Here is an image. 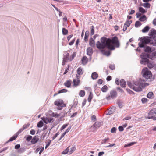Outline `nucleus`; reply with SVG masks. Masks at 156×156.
I'll use <instances>...</instances> for the list:
<instances>
[{"instance_id": "f257e3e1", "label": "nucleus", "mask_w": 156, "mask_h": 156, "mask_svg": "<svg viewBox=\"0 0 156 156\" xmlns=\"http://www.w3.org/2000/svg\"><path fill=\"white\" fill-rule=\"evenodd\" d=\"M127 84L129 87L136 92L142 91V88H144L149 85L148 83H143L141 81H136L133 84H132L130 82L127 81Z\"/></svg>"}, {"instance_id": "f03ea898", "label": "nucleus", "mask_w": 156, "mask_h": 156, "mask_svg": "<svg viewBox=\"0 0 156 156\" xmlns=\"http://www.w3.org/2000/svg\"><path fill=\"white\" fill-rule=\"evenodd\" d=\"M107 39L108 44L110 45L109 49L114 50L115 49V47L118 48L120 47V42L117 37H114L112 39L107 38Z\"/></svg>"}, {"instance_id": "7ed1b4c3", "label": "nucleus", "mask_w": 156, "mask_h": 156, "mask_svg": "<svg viewBox=\"0 0 156 156\" xmlns=\"http://www.w3.org/2000/svg\"><path fill=\"white\" fill-rule=\"evenodd\" d=\"M101 43L99 41L97 42L96 44L97 47L99 49H103L105 47H107L109 49V47H110L109 44H108V43L107 38L103 37L101 39Z\"/></svg>"}, {"instance_id": "20e7f679", "label": "nucleus", "mask_w": 156, "mask_h": 156, "mask_svg": "<svg viewBox=\"0 0 156 156\" xmlns=\"http://www.w3.org/2000/svg\"><path fill=\"white\" fill-rule=\"evenodd\" d=\"M139 40H140V42L138 43L139 47L140 48L144 47L145 45L149 44L151 40L145 37H143L140 38Z\"/></svg>"}, {"instance_id": "39448f33", "label": "nucleus", "mask_w": 156, "mask_h": 156, "mask_svg": "<svg viewBox=\"0 0 156 156\" xmlns=\"http://www.w3.org/2000/svg\"><path fill=\"white\" fill-rule=\"evenodd\" d=\"M54 104L58 107L57 109L59 110H62L63 107L66 106V105L64 104L63 101L59 99L56 100L54 102Z\"/></svg>"}, {"instance_id": "423d86ee", "label": "nucleus", "mask_w": 156, "mask_h": 156, "mask_svg": "<svg viewBox=\"0 0 156 156\" xmlns=\"http://www.w3.org/2000/svg\"><path fill=\"white\" fill-rule=\"evenodd\" d=\"M143 71V76L146 79H150V77H151L152 73L151 72L148 70H146L144 71V69L143 70L142 72Z\"/></svg>"}, {"instance_id": "0eeeda50", "label": "nucleus", "mask_w": 156, "mask_h": 156, "mask_svg": "<svg viewBox=\"0 0 156 156\" xmlns=\"http://www.w3.org/2000/svg\"><path fill=\"white\" fill-rule=\"evenodd\" d=\"M69 54L68 53H67L63 58V61L62 63V65H64L65 63L67 62L68 61H69Z\"/></svg>"}, {"instance_id": "6e6552de", "label": "nucleus", "mask_w": 156, "mask_h": 156, "mask_svg": "<svg viewBox=\"0 0 156 156\" xmlns=\"http://www.w3.org/2000/svg\"><path fill=\"white\" fill-rule=\"evenodd\" d=\"M101 125V122H96L93 126H92L91 127L96 129L99 128Z\"/></svg>"}, {"instance_id": "1a4fd4ad", "label": "nucleus", "mask_w": 156, "mask_h": 156, "mask_svg": "<svg viewBox=\"0 0 156 156\" xmlns=\"http://www.w3.org/2000/svg\"><path fill=\"white\" fill-rule=\"evenodd\" d=\"M148 114V116L156 115V108L151 110Z\"/></svg>"}, {"instance_id": "9d476101", "label": "nucleus", "mask_w": 156, "mask_h": 156, "mask_svg": "<svg viewBox=\"0 0 156 156\" xmlns=\"http://www.w3.org/2000/svg\"><path fill=\"white\" fill-rule=\"evenodd\" d=\"M110 95L112 98L114 99L117 97V93L115 91L112 90L110 92Z\"/></svg>"}, {"instance_id": "9b49d317", "label": "nucleus", "mask_w": 156, "mask_h": 156, "mask_svg": "<svg viewBox=\"0 0 156 156\" xmlns=\"http://www.w3.org/2000/svg\"><path fill=\"white\" fill-rule=\"evenodd\" d=\"M87 54L91 56L93 52V51L92 48L90 47H88L87 49Z\"/></svg>"}, {"instance_id": "f8f14e48", "label": "nucleus", "mask_w": 156, "mask_h": 156, "mask_svg": "<svg viewBox=\"0 0 156 156\" xmlns=\"http://www.w3.org/2000/svg\"><path fill=\"white\" fill-rule=\"evenodd\" d=\"M38 136H35L31 140V142L32 144H34L37 142L39 140Z\"/></svg>"}, {"instance_id": "ddd939ff", "label": "nucleus", "mask_w": 156, "mask_h": 156, "mask_svg": "<svg viewBox=\"0 0 156 156\" xmlns=\"http://www.w3.org/2000/svg\"><path fill=\"white\" fill-rule=\"evenodd\" d=\"M156 56V52H153L150 55L149 54V56L148 57V58H150L152 60H154Z\"/></svg>"}, {"instance_id": "4468645a", "label": "nucleus", "mask_w": 156, "mask_h": 156, "mask_svg": "<svg viewBox=\"0 0 156 156\" xmlns=\"http://www.w3.org/2000/svg\"><path fill=\"white\" fill-rule=\"evenodd\" d=\"M149 60L148 58L141 59L140 61V63L142 64L146 65L149 62Z\"/></svg>"}, {"instance_id": "2eb2a0df", "label": "nucleus", "mask_w": 156, "mask_h": 156, "mask_svg": "<svg viewBox=\"0 0 156 156\" xmlns=\"http://www.w3.org/2000/svg\"><path fill=\"white\" fill-rule=\"evenodd\" d=\"M89 45L92 47L95 46V41L92 38H90L89 39Z\"/></svg>"}, {"instance_id": "dca6fc26", "label": "nucleus", "mask_w": 156, "mask_h": 156, "mask_svg": "<svg viewBox=\"0 0 156 156\" xmlns=\"http://www.w3.org/2000/svg\"><path fill=\"white\" fill-rule=\"evenodd\" d=\"M120 86L122 87H126V84L125 81L124 79H121L120 81Z\"/></svg>"}, {"instance_id": "f3484780", "label": "nucleus", "mask_w": 156, "mask_h": 156, "mask_svg": "<svg viewBox=\"0 0 156 156\" xmlns=\"http://www.w3.org/2000/svg\"><path fill=\"white\" fill-rule=\"evenodd\" d=\"M80 82V79H74L73 80V85L75 87L79 85Z\"/></svg>"}, {"instance_id": "a211bd4d", "label": "nucleus", "mask_w": 156, "mask_h": 156, "mask_svg": "<svg viewBox=\"0 0 156 156\" xmlns=\"http://www.w3.org/2000/svg\"><path fill=\"white\" fill-rule=\"evenodd\" d=\"M91 78L94 80H95L98 77V75L96 72L93 73L91 75Z\"/></svg>"}, {"instance_id": "6ab92c4d", "label": "nucleus", "mask_w": 156, "mask_h": 156, "mask_svg": "<svg viewBox=\"0 0 156 156\" xmlns=\"http://www.w3.org/2000/svg\"><path fill=\"white\" fill-rule=\"evenodd\" d=\"M77 73L79 75H82L83 73V70L81 67L78 68L77 70Z\"/></svg>"}, {"instance_id": "aec40b11", "label": "nucleus", "mask_w": 156, "mask_h": 156, "mask_svg": "<svg viewBox=\"0 0 156 156\" xmlns=\"http://www.w3.org/2000/svg\"><path fill=\"white\" fill-rule=\"evenodd\" d=\"M148 56L149 54L143 53L140 55V58L141 59L148 58Z\"/></svg>"}, {"instance_id": "412c9836", "label": "nucleus", "mask_w": 156, "mask_h": 156, "mask_svg": "<svg viewBox=\"0 0 156 156\" xmlns=\"http://www.w3.org/2000/svg\"><path fill=\"white\" fill-rule=\"evenodd\" d=\"M89 35V31H86L85 33L84 40L85 42H87L88 41V38Z\"/></svg>"}, {"instance_id": "4be33fe9", "label": "nucleus", "mask_w": 156, "mask_h": 156, "mask_svg": "<svg viewBox=\"0 0 156 156\" xmlns=\"http://www.w3.org/2000/svg\"><path fill=\"white\" fill-rule=\"evenodd\" d=\"M144 51L146 52H151V48L148 46H144Z\"/></svg>"}, {"instance_id": "5701e85b", "label": "nucleus", "mask_w": 156, "mask_h": 156, "mask_svg": "<svg viewBox=\"0 0 156 156\" xmlns=\"http://www.w3.org/2000/svg\"><path fill=\"white\" fill-rule=\"evenodd\" d=\"M17 137V135H15V134L14 135L12 136V137H11L10 139L7 141L6 142V143H8L12 141L13 140H15L16 138Z\"/></svg>"}, {"instance_id": "b1692460", "label": "nucleus", "mask_w": 156, "mask_h": 156, "mask_svg": "<svg viewBox=\"0 0 156 156\" xmlns=\"http://www.w3.org/2000/svg\"><path fill=\"white\" fill-rule=\"evenodd\" d=\"M150 29V27L148 26H146L144 28H143L142 31L143 33L147 32Z\"/></svg>"}, {"instance_id": "393cba45", "label": "nucleus", "mask_w": 156, "mask_h": 156, "mask_svg": "<svg viewBox=\"0 0 156 156\" xmlns=\"http://www.w3.org/2000/svg\"><path fill=\"white\" fill-rule=\"evenodd\" d=\"M155 30L154 29H151L150 32H149V35L150 36H151L152 38L154 37V34H155Z\"/></svg>"}, {"instance_id": "a878e982", "label": "nucleus", "mask_w": 156, "mask_h": 156, "mask_svg": "<svg viewBox=\"0 0 156 156\" xmlns=\"http://www.w3.org/2000/svg\"><path fill=\"white\" fill-rule=\"evenodd\" d=\"M147 97L149 98H152L154 97V94L152 92H149L147 94Z\"/></svg>"}, {"instance_id": "bb28decb", "label": "nucleus", "mask_w": 156, "mask_h": 156, "mask_svg": "<svg viewBox=\"0 0 156 156\" xmlns=\"http://www.w3.org/2000/svg\"><path fill=\"white\" fill-rule=\"evenodd\" d=\"M93 94L92 92H90V93L87 100L88 102H90L91 101L92 99L93 98Z\"/></svg>"}, {"instance_id": "cd10ccee", "label": "nucleus", "mask_w": 156, "mask_h": 156, "mask_svg": "<svg viewBox=\"0 0 156 156\" xmlns=\"http://www.w3.org/2000/svg\"><path fill=\"white\" fill-rule=\"evenodd\" d=\"M65 86L67 87H70L71 85L70 82L69 80H67L66 82L64 83Z\"/></svg>"}, {"instance_id": "c85d7f7f", "label": "nucleus", "mask_w": 156, "mask_h": 156, "mask_svg": "<svg viewBox=\"0 0 156 156\" xmlns=\"http://www.w3.org/2000/svg\"><path fill=\"white\" fill-rule=\"evenodd\" d=\"M136 143V142H131L129 144H126V145H125L124 147H130L131 146H132L134 144H135Z\"/></svg>"}, {"instance_id": "c756f323", "label": "nucleus", "mask_w": 156, "mask_h": 156, "mask_svg": "<svg viewBox=\"0 0 156 156\" xmlns=\"http://www.w3.org/2000/svg\"><path fill=\"white\" fill-rule=\"evenodd\" d=\"M146 17L145 15H143L142 17H140L139 20L141 22H144L146 20Z\"/></svg>"}, {"instance_id": "7c9ffc66", "label": "nucleus", "mask_w": 156, "mask_h": 156, "mask_svg": "<svg viewBox=\"0 0 156 156\" xmlns=\"http://www.w3.org/2000/svg\"><path fill=\"white\" fill-rule=\"evenodd\" d=\"M62 33L63 35H66L68 33V31L66 29L63 28L62 29Z\"/></svg>"}, {"instance_id": "2f4dec72", "label": "nucleus", "mask_w": 156, "mask_h": 156, "mask_svg": "<svg viewBox=\"0 0 156 156\" xmlns=\"http://www.w3.org/2000/svg\"><path fill=\"white\" fill-rule=\"evenodd\" d=\"M108 87L106 85L104 86L101 88V90L103 92H106L108 90Z\"/></svg>"}, {"instance_id": "473e14b6", "label": "nucleus", "mask_w": 156, "mask_h": 156, "mask_svg": "<svg viewBox=\"0 0 156 156\" xmlns=\"http://www.w3.org/2000/svg\"><path fill=\"white\" fill-rule=\"evenodd\" d=\"M149 44L153 46H156V41L154 39V40H151V41L150 42Z\"/></svg>"}, {"instance_id": "72a5a7b5", "label": "nucleus", "mask_w": 156, "mask_h": 156, "mask_svg": "<svg viewBox=\"0 0 156 156\" xmlns=\"http://www.w3.org/2000/svg\"><path fill=\"white\" fill-rule=\"evenodd\" d=\"M153 116V115L148 116L147 117H146V118L147 119H152L154 121L156 120V117Z\"/></svg>"}, {"instance_id": "f704fd0d", "label": "nucleus", "mask_w": 156, "mask_h": 156, "mask_svg": "<svg viewBox=\"0 0 156 156\" xmlns=\"http://www.w3.org/2000/svg\"><path fill=\"white\" fill-rule=\"evenodd\" d=\"M85 95V92L83 90H81L79 93V95L81 97H83Z\"/></svg>"}, {"instance_id": "c9c22d12", "label": "nucleus", "mask_w": 156, "mask_h": 156, "mask_svg": "<svg viewBox=\"0 0 156 156\" xmlns=\"http://www.w3.org/2000/svg\"><path fill=\"white\" fill-rule=\"evenodd\" d=\"M139 11L143 13H144L146 12V11L142 7H140L139 9Z\"/></svg>"}, {"instance_id": "e433bc0d", "label": "nucleus", "mask_w": 156, "mask_h": 156, "mask_svg": "<svg viewBox=\"0 0 156 156\" xmlns=\"http://www.w3.org/2000/svg\"><path fill=\"white\" fill-rule=\"evenodd\" d=\"M76 52H73V53L72 55L69 58V61H72L73 59L76 56Z\"/></svg>"}, {"instance_id": "4c0bfd02", "label": "nucleus", "mask_w": 156, "mask_h": 156, "mask_svg": "<svg viewBox=\"0 0 156 156\" xmlns=\"http://www.w3.org/2000/svg\"><path fill=\"white\" fill-rule=\"evenodd\" d=\"M141 25V23L139 21H136L135 23V26L136 27H138Z\"/></svg>"}, {"instance_id": "58836bf2", "label": "nucleus", "mask_w": 156, "mask_h": 156, "mask_svg": "<svg viewBox=\"0 0 156 156\" xmlns=\"http://www.w3.org/2000/svg\"><path fill=\"white\" fill-rule=\"evenodd\" d=\"M43 125V123L42 121L41 120L38 123L37 126L38 127H41Z\"/></svg>"}, {"instance_id": "ea45409f", "label": "nucleus", "mask_w": 156, "mask_h": 156, "mask_svg": "<svg viewBox=\"0 0 156 156\" xmlns=\"http://www.w3.org/2000/svg\"><path fill=\"white\" fill-rule=\"evenodd\" d=\"M90 29H91L90 32V34L91 36H92L94 34V27L93 26H91L90 27Z\"/></svg>"}, {"instance_id": "a19ab883", "label": "nucleus", "mask_w": 156, "mask_h": 156, "mask_svg": "<svg viewBox=\"0 0 156 156\" xmlns=\"http://www.w3.org/2000/svg\"><path fill=\"white\" fill-rule=\"evenodd\" d=\"M132 23V21L130 20L129 21H126L124 24H126V26H127V27H129L130 24L131 23Z\"/></svg>"}, {"instance_id": "79ce46f5", "label": "nucleus", "mask_w": 156, "mask_h": 156, "mask_svg": "<svg viewBox=\"0 0 156 156\" xmlns=\"http://www.w3.org/2000/svg\"><path fill=\"white\" fill-rule=\"evenodd\" d=\"M86 58H87V57L86 56H84L83 57V58L82 59V62L83 64L84 65L87 63V61H86L85 62V61H86Z\"/></svg>"}, {"instance_id": "37998d69", "label": "nucleus", "mask_w": 156, "mask_h": 156, "mask_svg": "<svg viewBox=\"0 0 156 156\" xmlns=\"http://www.w3.org/2000/svg\"><path fill=\"white\" fill-rule=\"evenodd\" d=\"M25 151V149L23 148H20L18 151V152L19 153H22Z\"/></svg>"}, {"instance_id": "c03bdc74", "label": "nucleus", "mask_w": 156, "mask_h": 156, "mask_svg": "<svg viewBox=\"0 0 156 156\" xmlns=\"http://www.w3.org/2000/svg\"><path fill=\"white\" fill-rule=\"evenodd\" d=\"M41 119L43 120L45 123L47 124L48 122V119L47 117H42L41 118Z\"/></svg>"}, {"instance_id": "a18cd8bd", "label": "nucleus", "mask_w": 156, "mask_h": 156, "mask_svg": "<svg viewBox=\"0 0 156 156\" xmlns=\"http://www.w3.org/2000/svg\"><path fill=\"white\" fill-rule=\"evenodd\" d=\"M144 6L147 8H149L150 7L151 5L149 3H144Z\"/></svg>"}, {"instance_id": "49530a36", "label": "nucleus", "mask_w": 156, "mask_h": 156, "mask_svg": "<svg viewBox=\"0 0 156 156\" xmlns=\"http://www.w3.org/2000/svg\"><path fill=\"white\" fill-rule=\"evenodd\" d=\"M78 104V101H77V100H74V101L73 104L72 106V107L75 108L76 106Z\"/></svg>"}, {"instance_id": "de8ad7c7", "label": "nucleus", "mask_w": 156, "mask_h": 156, "mask_svg": "<svg viewBox=\"0 0 156 156\" xmlns=\"http://www.w3.org/2000/svg\"><path fill=\"white\" fill-rule=\"evenodd\" d=\"M69 147H68L66 149H65L64 151H63L62 153V154H67L69 151Z\"/></svg>"}, {"instance_id": "09e8293b", "label": "nucleus", "mask_w": 156, "mask_h": 156, "mask_svg": "<svg viewBox=\"0 0 156 156\" xmlns=\"http://www.w3.org/2000/svg\"><path fill=\"white\" fill-rule=\"evenodd\" d=\"M91 120L93 122H95L96 120V118L95 115H93L91 117Z\"/></svg>"}, {"instance_id": "8fccbe9b", "label": "nucleus", "mask_w": 156, "mask_h": 156, "mask_svg": "<svg viewBox=\"0 0 156 156\" xmlns=\"http://www.w3.org/2000/svg\"><path fill=\"white\" fill-rule=\"evenodd\" d=\"M109 68L112 70H113L115 69V66L114 65L109 64Z\"/></svg>"}, {"instance_id": "3c124183", "label": "nucleus", "mask_w": 156, "mask_h": 156, "mask_svg": "<svg viewBox=\"0 0 156 156\" xmlns=\"http://www.w3.org/2000/svg\"><path fill=\"white\" fill-rule=\"evenodd\" d=\"M147 64V65L148 67L149 68H151L153 66V64H152V63H151L150 62H148V64Z\"/></svg>"}, {"instance_id": "603ef678", "label": "nucleus", "mask_w": 156, "mask_h": 156, "mask_svg": "<svg viewBox=\"0 0 156 156\" xmlns=\"http://www.w3.org/2000/svg\"><path fill=\"white\" fill-rule=\"evenodd\" d=\"M104 54L105 55L107 56H109L111 54L110 51H106L104 52Z\"/></svg>"}, {"instance_id": "864d4df0", "label": "nucleus", "mask_w": 156, "mask_h": 156, "mask_svg": "<svg viewBox=\"0 0 156 156\" xmlns=\"http://www.w3.org/2000/svg\"><path fill=\"white\" fill-rule=\"evenodd\" d=\"M76 148L74 147H72L70 149V151H69V153L70 154H71L75 150Z\"/></svg>"}, {"instance_id": "5fc2aeb1", "label": "nucleus", "mask_w": 156, "mask_h": 156, "mask_svg": "<svg viewBox=\"0 0 156 156\" xmlns=\"http://www.w3.org/2000/svg\"><path fill=\"white\" fill-rule=\"evenodd\" d=\"M67 91V90L65 89H62L61 90H59L58 94L62 93H64L66 92Z\"/></svg>"}, {"instance_id": "6e6d98bb", "label": "nucleus", "mask_w": 156, "mask_h": 156, "mask_svg": "<svg viewBox=\"0 0 156 156\" xmlns=\"http://www.w3.org/2000/svg\"><path fill=\"white\" fill-rule=\"evenodd\" d=\"M76 38H74V39L72 40L69 43V44L70 46L73 45L75 41Z\"/></svg>"}, {"instance_id": "4d7b16f0", "label": "nucleus", "mask_w": 156, "mask_h": 156, "mask_svg": "<svg viewBox=\"0 0 156 156\" xmlns=\"http://www.w3.org/2000/svg\"><path fill=\"white\" fill-rule=\"evenodd\" d=\"M32 136L28 135L27 137L26 140L27 141H29L32 139Z\"/></svg>"}, {"instance_id": "13d9d810", "label": "nucleus", "mask_w": 156, "mask_h": 156, "mask_svg": "<svg viewBox=\"0 0 156 156\" xmlns=\"http://www.w3.org/2000/svg\"><path fill=\"white\" fill-rule=\"evenodd\" d=\"M48 143L46 145L45 148L46 149L50 144L51 140H48Z\"/></svg>"}, {"instance_id": "bf43d9fd", "label": "nucleus", "mask_w": 156, "mask_h": 156, "mask_svg": "<svg viewBox=\"0 0 156 156\" xmlns=\"http://www.w3.org/2000/svg\"><path fill=\"white\" fill-rule=\"evenodd\" d=\"M30 126V124L29 123H27V124H25L23 126V129H25L28 128Z\"/></svg>"}, {"instance_id": "052dcab7", "label": "nucleus", "mask_w": 156, "mask_h": 156, "mask_svg": "<svg viewBox=\"0 0 156 156\" xmlns=\"http://www.w3.org/2000/svg\"><path fill=\"white\" fill-rule=\"evenodd\" d=\"M109 140V138H107L106 139H105L102 140V142H101L102 144H105L106 142H107V141Z\"/></svg>"}, {"instance_id": "680f3d73", "label": "nucleus", "mask_w": 156, "mask_h": 156, "mask_svg": "<svg viewBox=\"0 0 156 156\" xmlns=\"http://www.w3.org/2000/svg\"><path fill=\"white\" fill-rule=\"evenodd\" d=\"M68 124H65L63 125L62 127L61 128V130H62L63 129H64L65 128H66L67 126H68Z\"/></svg>"}, {"instance_id": "e2e57ef3", "label": "nucleus", "mask_w": 156, "mask_h": 156, "mask_svg": "<svg viewBox=\"0 0 156 156\" xmlns=\"http://www.w3.org/2000/svg\"><path fill=\"white\" fill-rule=\"evenodd\" d=\"M117 104L119 106V107L120 108H121L122 107V102H117Z\"/></svg>"}, {"instance_id": "0e129e2a", "label": "nucleus", "mask_w": 156, "mask_h": 156, "mask_svg": "<svg viewBox=\"0 0 156 156\" xmlns=\"http://www.w3.org/2000/svg\"><path fill=\"white\" fill-rule=\"evenodd\" d=\"M116 129L115 127H113L111 129V132L112 133H115V132Z\"/></svg>"}, {"instance_id": "69168bd1", "label": "nucleus", "mask_w": 156, "mask_h": 156, "mask_svg": "<svg viewBox=\"0 0 156 156\" xmlns=\"http://www.w3.org/2000/svg\"><path fill=\"white\" fill-rule=\"evenodd\" d=\"M118 129L119 131H122L124 130V128L122 126H119L118 127Z\"/></svg>"}, {"instance_id": "338daca9", "label": "nucleus", "mask_w": 156, "mask_h": 156, "mask_svg": "<svg viewBox=\"0 0 156 156\" xmlns=\"http://www.w3.org/2000/svg\"><path fill=\"white\" fill-rule=\"evenodd\" d=\"M59 135V132H58L57 133L52 137V140H54V139H55L56 137L57 136H58Z\"/></svg>"}, {"instance_id": "774afa93", "label": "nucleus", "mask_w": 156, "mask_h": 156, "mask_svg": "<svg viewBox=\"0 0 156 156\" xmlns=\"http://www.w3.org/2000/svg\"><path fill=\"white\" fill-rule=\"evenodd\" d=\"M48 119V123L51 122V121L53 120V118L52 117H47Z\"/></svg>"}]
</instances>
